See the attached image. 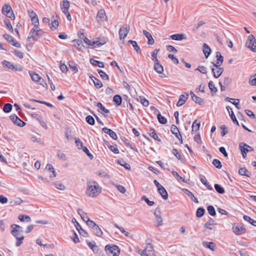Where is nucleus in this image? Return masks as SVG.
Instances as JSON below:
<instances>
[{
    "instance_id": "11",
    "label": "nucleus",
    "mask_w": 256,
    "mask_h": 256,
    "mask_svg": "<svg viewBox=\"0 0 256 256\" xmlns=\"http://www.w3.org/2000/svg\"><path fill=\"white\" fill-rule=\"evenodd\" d=\"M96 106L98 108L97 110L98 112L102 114L105 118H107V115L106 114H108L110 112L109 110L106 108L100 102H97L96 104Z\"/></svg>"
},
{
    "instance_id": "38",
    "label": "nucleus",
    "mask_w": 256,
    "mask_h": 256,
    "mask_svg": "<svg viewBox=\"0 0 256 256\" xmlns=\"http://www.w3.org/2000/svg\"><path fill=\"white\" fill-rule=\"evenodd\" d=\"M70 6V2L68 0H64L60 4L62 11L68 10Z\"/></svg>"
},
{
    "instance_id": "46",
    "label": "nucleus",
    "mask_w": 256,
    "mask_h": 256,
    "mask_svg": "<svg viewBox=\"0 0 256 256\" xmlns=\"http://www.w3.org/2000/svg\"><path fill=\"white\" fill-rule=\"evenodd\" d=\"M214 188L218 194H224L225 193L224 188L220 184H214Z\"/></svg>"
},
{
    "instance_id": "43",
    "label": "nucleus",
    "mask_w": 256,
    "mask_h": 256,
    "mask_svg": "<svg viewBox=\"0 0 256 256\" xmlns=\"http://www.w3.org/2000/svg\"><path fill=\"white\" fill-rule=\"evenodd\" d=\"M172 152L176 157L178 160H180L182 162H184V158L182 156L180 152H178L176 148H173Z\"/></svg>"
},
{
    "instance_id": "40",
    "label": "nucleus",
    "mask_w": 256,
    "mask_h": 256,
    "mask_svg": "<svg viewBox=\"0 0 256 256\" xmlns=\"http://www.w3.org/2000/svg\"><path fill=\"white\" fill-rule=\"evenodd\" d=\"M144 249L145 252H147L148 254H150V256H156L153 246L150 244H147V246Z\"/></svg>"
},
{
    "instance_id": "59",
    "label": "nucleus",
    "mask_w": 256,
    "mask_h": 256,
    "mask_svg": "<svg viewBox=\"0 0 256 256\" xmlns=\"http://www.w3.org/2000/svg\"><path fill=\"white\" fill-rule=\"evenodd\" d=\"M64 136L68 140H72L73 138V137L72 136V131L69 128H67L66 129Z\"/></svg>"
},
{
    "instance_id": "1",
    "label": "nucleus",
    "mask_w": 256,
    "mask_h": 256,
    "mask_svg": "<svg viewBox=\"0 0 256 256\" xmlns=\"http://www.w3.org/2000/svg\"><path fill=\"white\" fill-rule=\"evenodd\" d=\"M102 188L95 180L87 182L86 194L90 197H96L101 192Z\"/></svg>"
},
{
    "instance_id": "25",
    "label": "nucleus",
    "mask_w": 256,
    "mask_h": 256,
    "mask_svg": "<svg viewBox=\"0 0 256 256\" xmlns=\"http://www.w3.org/2000/svg\"><path fill=\"white\" fill-rule=\"evenodd\" d=\"M158 192L164 200H168V194L166 190L163 186L158 189Z\"/></svg>"
},
{
    "instance_id": "56",
    "label": "nucleus",
    "mask_w": 256,
    "mask_h": 256,
    "mask_svg": "<svg viewBox=\"0 0 256 256\" xmlns=\"http://www.w3.org/2000/svg\"><path fill=\"white\" fill-rule=\"evenodd\" d=\"M92 82L94 84V86L97 89H99V88H101L102 87V86H103L102 82L99 79L97 78H94V80H92Z\"/></svg>"
},
{
    "instance_id": "12",
    "label": "nucleus",
    "mask_w": 256,
    "mask_h": 256,
    "mask_svg": "<svg viewBox=\"0 0 256 256\" xmlns=\"http://www.w3.org/2000/svg\"><path fill=\"white\" fill-rule=\"evenodd\" d=\"M106 42V38L105 36H100L96 38L95 40L93 41V44L96 47L101 46Z\"/></svg>"
},
{
    "instance_id": "54",
    "label": "nucleus",
    "mask_w": 256,
    "mask_h": 256,
    "mask_svg": "<svg viewBox=\"0 0 256 256\" xmlns=\"http://www.w3.org/2000/svg\"><path fill=\"white\" fill-rule=\"evenodd\" d=\"M192 100L200 106L203 105L204 103V99L197 96H194V98L192 99Z\"/></svg>"
},
{
    "instance_id": "64",
    "label": "nucleus",
    "mask_w": 256,
    "mask_h": 256,
    "mask_svg": "<svg viewBox=\"0 0 256 256\" xmlns=\"http://www.w3.org/2000/svg\"><path fill=\"white\" fill-rule=\"evenodd\" d=\"M249 84L251 86H256V73L250 77L249 79Z\"/></svg>"
},
{
    "instance_id": "18",
    "label": "nucleus",
    "mask_w": 256,
    "mask_h": 256,
    "mask_svg": "<svg viewBox=\"0 0 256 256\" xmlns=\"http://www.w3.org/2000/svg\"><path fill=\"white\" fill-rule=\"evenodd\" d=\"M74 44V46L80 52H82L84 46L82 44V40L78 39H74L72 41Z\"/></svg>"
},
{
    "instance_id": "45",
    "label": "nucleus",
    "mask_w": 256,
    "mask_h": 256,
    "mask_svg": "<svg viewBox=\"0 0 256 256\" xmlns=\"http://www.w3.org/2000/svg\"><path fill=\"white\" fill-rule=\"evenodd\" d=\"M68 66L75 73L78 72V65L73 60L68 62Z\"/></svg>"
},
{
    "instance_id": "26",
    "label": "nucleus",
    "mask_w": 256,
    "mask_h": 256,
    "mask_svg": "<svg viewBox=\"0 0 256 256\" xmlns=\"http://www.w3.org/2000/svg\"><path fill=\"white\" fill-rule=\"evenodd\" d=\"M203 48V52L205 56V58H208V57L210 56L211 54L212 50L210 48L206 43L203 44L202 46Z\"/></svg>"
},
{
    "instance_id": "31",
    "label": "nucleus",
    "mask_w": 256,
    "mask_h": 256,
    "mask_svg": "<svg viewBox=\"0 0 256 256\" xmlns=\"http://www.w3.org/2000/svg\"><path fill=\"white\" fill-rule=\"evenodd\" d=\"M202 244L203 246L206 247L207 248L210 249L212 251H214L216 250V244L212 242H208L206 241H204L202 242Z\"/></svg>"
},
{
    "instance_id": "29",
    "label": "nucleus",
    "mask_w": 256,
    "mask_h": 256,
    "mask_svg": "<svg viewBox=\"0 0 256 256\" xmlns=\"http://www.w3.org/2000/svg\"><path fill=\"white\" fill-rule=\"evenodd\" d=\"M12 10V8L10 4H4L2 7V14L6 16L10 13Z\"/></svg>"
},
{
    "instance_id": "63",
    "label": "nucleus",
    "mask_w": 256,
    "mask_h": 256,
    "mask_svg": "<svg viewBox=\"0 0 256 256\" xmlns=\"http://www.w3.org/2000/svg\"><path fill=\"white\" fill-rule=\"evenodd\" d=\"M3 38L9 43L12 44L14 38L10 34H3Z\"/></svg>"
},
{
    "instance_id": "39",
    "label": "nucleus",
    "mask_w": 256,
    "mask_h": 256,
    "mask_svg": "<svg viewBox=\"0 0 256 256\" xmlns=\"http://www.w3.org/2000/svg\"><path fill=\"white\" fill-rule=\"evenodd\" d=\"M170 132L176 138H178L179 136H180V134H181L178 128L174 124L172 125Z\"/></svg>"
},
{
    "instance_id": "24",
    "label": "nucleus",
    "mask_w": 256,
    "mask_h": 256,
    "mask_svg": "<svg viewBox=\"0 0 256 256\" xmlns=\"http://www.w3.org/2000/svg\"><path fill=\"white\" fill-rule=\"evenodd\" d=\"M104 16L106 18L105 11L104 9H100L97 13L96 20L98 22L100 23L102 22H103Z\"/></svg>"
},
{
    "instance_id": "30",
    "label": "nucleus",
    "mask_w": 256,
    "mask_h": 256,
    "mask_svg": "<svg viewBox=\"0 0 256 256\" xmlns=\"http://www.w3.org/2000/svg\"><path fill=\"white\" fill-rule=\"evenodd\" d=\"M200 126V122L197 119H196L192 124V130L191 133L194 134L196 132L199 130Z\"/></svg>"
},
{
    "instance_id": "51",
    "label": "nucleus",
    "mask_w": 256,
    "mask_h": 256,
    "mask_svg": "<svg viewBox=\"0 0 256 256\" xmlns=\"http://www.w3.org/2000/svg\"><path fill=\"white\" fill-rule=\"evenodd\" d=\"M207 210L208 213L212 216H216V213L214 208L212 205H210L207 206Z\"/></svg>"
},
{
    "instance_id": "4",
    "label": "nucleus",
    "mask_w": 256,
    "mask_h": 256,
    "mask_svg": "<svg viewBox=\"0 0 256 256\" xmlns=\"http://www.w3.org/2000/svg\"><path fill=\"white\" fill-rule=\"evenodd\" d=\"M2 65L4 68L10 69L15 72H22L23 70L22 66H21L20 65H19L18 66V65H14V64H12L10 62L6 60H4L2 62Z\"/></svg>"
},
{
    "instance_id": "9",
    "label": "nucleus",
    "mask_w": 256,
    "mask_h": 256,
    "mask_svg": "<svg viewBox=\"0 0 256 256\" xmlns=\"http://www.w3.org/2000/svg\"><path fill=\"white\" fill-rule=\"evenodd\" d=\"M130 29V28L128 25H126V26H124L120 28L118 33L120 40L125 38L129 32Z\"/></svg>"
},
{
    "instance_id": "8",
    "label": "nucleus",
    "mask_w": 256,
    "mask_h": 256,
    "mask_svg": "<svg viewBox=\"0 0 256 256\" xmlns=\"http://www.w3.org/2000/svg\"><path fill=\"white\" fill-rule=\"evenodd\" d=\"M246 46L251 50L252 51V48L256 46V40L255 36L250 34L248 36V40L246 42Z\"/></svg>"
},
{
    "instance_id": "15",
    "label": "nucleus",
    "mask_w": 256,
    "mask_h": 256,
    "mask_svg": "<svg viewBox=\"0 0 256 256\" xmlns=\"http://www.w3.org/2000/svg\"><path fill=\"white\" fill-rule=\"evenodd\" d=\"M186 96L184 94H180V96L179 100L178 102L176 104V106L180 107L182 106L183 104H185L188 98V94L187 93H185Z\"/></svg>"
},
{
    "instance_id": "3",
    "label": "nucleus",
    "mask_w": 256,
    "mask_h": 256,
    "mask_svg": "<svg viewBox=\"0 0 256 256\" xmlns=\"http://www.w3.org/2000/svg\"><path fill=\"white\" fill-rule=\"evenodd\" d=\"M238 148L244 158L246 157L248 152L254 150V148L252 147L244 142H242L239 144Z\"/></svg>"
},
{
    "instance_id": "44",
    "label": "nucleus",
    "mask_w": 256,
    "mask_h": 256,
    "mask_svg": "<svg viewBox=\"0 0 256 256\" xmlns=\"http://www.w3.org/2000/svg\"><path fill=\"white\" fill-rule=\"evenodd\" d=\"M208 86L210 90L212 96H214L218 92L217 88L214 86V84L212 81L210 80L208 84Z\"/></svg>"
},
{
    "instance_id": "62",
    "label": "nucleus",
    "mask_w": 256,
    "mask_h": 256,
    "mask_svg": "<svg viewBox=\"0 0 256 256\" xmlns=\"http://www.w3.org/2000/svg\"><path fill=\"white\" fill-rule=\"evenodd\" d=\"M75 143L79 150H82L84 147L83 142L79 138H75Z\"/></svg>"
},
{
    "instance_id": "2",
    "label": "nucleus",
    "mask_w": 256,
    "mask_h": 256,
    "mask_svg": "<svg viewBox=\"0 0 256 256\" xmlns=\"http://www.w3.org/2000/svg\"><path fill=\"white\" fill-rule=\"evenodd\" d=\"M104 250L108 256H118L120 254V248L114 244H108L105 246Z\"/></svg>"
},
{
    "instance_id": "47",
    "label": "nucleus",
    "mask_w": 256,
    "mask_h": 256,
    "mask_svg": "<svg viewBox=\"0 0 256 256\" xmlns=\"http://www.w3.org/2000/svg\"><path fill=\"white\" fill-rule=\"evenodd\" d=\"M86 222L87 225L92 229L94 228L98 225L94 220H90L87 216H86Z\"/></svg>"
},
{
    "instance_id": "37",
    "label": "nucleus",
    "mask_w": 256,
    "mask_h": 256,
    "mask_svg": "<svg viewBox=\"0 0 256 256\" xmlns=\"http://www.w3.org/2000/svg\"><path fill=\"white\" fill-rule=\"evenodd\" d=\"M128 43L129 44H132V46H133L134 49L138 53V54H141L142 50L140 48V46H138L137 42L135 40H129L128 41Z\"/></svg>"
},
{
    "instance_id": "5",
    "label": "nucleus",
    "mask_w": 256,
    "mask_h": 256,
    "mask_svg": "<svg viewBox=\"0 0 256 256\" xmlns=\"http://www.w3.org/2000/svg\"><path fill=\"white\" fill-rule=\"evenodd\" d=\"M72 223H74V226L80 235H81L82 236L84 237L88 236V233L85 230H84L83 228H82L80 225L77 222V220H76V219L75 218H72Z\"/></svg>"
},
{
    "instance_id": "7",
    "label": "nucleus",
    "mask_w": 256,
    "mask_h": 256,
    "mask_svg": "<svg viewBox=\"0 0 256 256\" xmlns=\"http://www.w3.org/2000/svg\"><path fill=\"white\" fill-rule=\"evenodd\" d=\"M161 212L159 206L157 207L154 212V215L156 217V221L155 222V225L156 226L158 227L162 224V219L160 216Z\"/></svg>"
},
{
    "instance_id": "58",
    "label": "nucleus",
    "mask_w": 256,
    "mask_h": 256,
    "mask_svg": "<svg viewBox=\"0 0 256 256\" xmlns=\"http://www.w3.org/2000/svg\"><path fill=\"white\" fill-rule=\"evenodd\" d=\"M16 239V247L20 246L23 242V240L24 238V236H16L14 237Z\"/></svg>"
},
{
    "instance_id": "48",
    "label": "nucleus",
    "mask_w": 256,
    "mask_h": 256,
    "mask_svg": "<svg viewBox=\"0 0 256 256\" xmlns=\"http://www.w3.org/2000/svg\"><path fill=\"white\" fill-rule=\"evenodd\" d=\"M58 26L59 23L57 19H54L51 23L49 24L50 28L52 30H56L58 28Z\"/></svg>"
},
{
    "instance_id": "10",
    "label": "nucleus",
    "mask_w": 256,
    "mask_h": 256,
    "mask_svg": "<svg viewBox=\"0 0 256 256\" xmlns=\"http://www.w3.org/2000/svg\"><path fill=\"white\" fill-rule=\"evenodd\" d=\"M232 228L233 232L237 236L242 235L244 234L246 231V229L244 226H233Z\"/></svg>"
},
{
    "instance_id": "27",
    "label": "nucleus",
    "mask_w": 256,
    "mask_h": 256,
    "mask_svg": "<svg viewBox=\"0 0 256 256\" xmlns=\"http://www.w3.org/2000/svg\"><path fill=\"white\" fill-rule=\"evenodd\" d=\"M90 62L91 64L95 66H98L100 68H104V64L102 62H100L98 60H96L93 58L90 59Z\"/></svg>"
},
{
    "instance_id": "13",
    "label": "nucleus",
    "mask_w": 256,
    "mask_h": 256,
    "mask_svg": "<svg viewBox=\"0 0 256 256\" xmlns=\"http://www.w3.org/2000/svg\"><path fill=\"white\" fill-rule=\"evenodd\" d=\"M30 116L34 118L37 120H38V122H39L40 123V125L44 128L46 130L48 129V126H47L46 124L44 121V120L43 118L42 117V116H41L37 114H30Z\"/></svg>"
},
{
    "instance_id": "61",
    "label": "nucleus",
    "mask_w": 256,
    "mask_h": 256,
    "mask_svg": "<svg viewBox=\"0 0 256 256\" xmlns=\"http://www.w3.org/2000/svg\"><path fill=\"white\" fill-rule=\"evenodd\" d=\"M140 102L144 106L147 107L148 106L150 102L149 101L143 96H140Z\"/></svg>"
},
{
    "instance_id": "60",
    "label": "nucleus",
    "mask_w": 256,
    "mask_h": 256,
    "mask_svg": "<svg viewBox=\"0 0 256 256\" xmlns=\"http://www.w3.org/2000/svg\"><path fill=\"white\" fill-rule=\"evenodd\" d=\"M4 22L6 26V28L8 29L10 32L12 33L14 32V28L10 20H4Z\"/></svg>"
},
{
    "instance_id": "52",
    "label": "nucleus",
    "mask_w": 256,
    "mask_h": 256,
    "mask_svg": "<svg viewBox=\"0 0 256 256\" xmlns=\"http://www.w3.org/2000/svg\"><path fill=\"white\" fill-rule=\"evenodd\" d=\"M12 108V106L10 103H6L4 104L2 110L5 113L10 112Z\"/></svg>"
},
{
    "instance_id": "20",
    "label": "nucleus",
    "mask_w": 256,
    "mask_h": 256,
    "mask_svg": "<svg viewBox=\"0 0 256 256\" xmlns=\"http://www.w3.org/2000/svg\"><path fill=\"white\" fill-rule=\"evenodd\" d=\"M112 101L116 106H119L122 104V98L120 94H116L113 97Z\"/></svg>"
},
{
    "instance_id": "33",
    "label": "nucleus",
    "mask_w": 256,
    "mask_h": 256,
    "mask_svg": "<svg viewBox=\"0 0 256 256\" xmlns=\"http://www.w3.org/2000/svg\"><path fill=\"white\" fill-rule=\"evenodd\" d=\"M30 75L32 81L38 82L40 80L41 76H40L36 72L34 71H29Z\"/></svg>"
},
{
    "instance_id": "53",
    "label": "nucleus",
    "mask_w": 256,
    "mask_h": 256,
    "mask_svg": "<svg viewBox=\"0 0 256 256\" xmlns=\"http://www.w3.org/2000/svg\"><path fill=\"white\" fill-rule=\"evenodd\" d=\"M18 219L22 222H24V221H26V222H30L31 221L30 218L28 216L25 214L19 215Z\"/></svg>"
},
{
    "instance_id": "21",
    "label": "nucleus",
    "mask_w": 256,
    "mask_h": 256,
    "mask_svg": "<svg viewBox=\"0 0 256 256\" xmlns=\"http://www.w3.org/2000/svg\"><path fill=\"white\" fill-rule=\"evenodd\" d=\"M170 39L174 40H186V37L184 34L180 33L172 34L170 36Z\"/></svg>"
},
{
    "instance_id": "23",
    "label": "nucleus",
    "mask_w": 256,
    "mask_h": 256,
    "mask_svg": "<svg viewBox=\"0 0 256 256\" xmlns=\"http://www.w3.org/2000/svg\"><path fill=\"white\" fill-rule=\"evenodd\" d=\"M143 34L144 36L148 38V45H152L154 43V40L151 34L146 30H143Z\"/></svg>"
},
{
    "instance_id": "28",
    "label": "nucleus",
    "mask_w": 256,
    "mask_h": 256,
    "mask_svg": "<svg viewBox=\"0 0 256 256\" xmlns=\"http://www.w3.org/2000/svg\"><path fill=\"white\" fill-rule=\"evenodd\" d=\"M199 178L200 182L207 188L208 190H213L212 187L210 184L209 182L206 179L204 176L202 174H199Z\"/></svg>"
},
{
    "instance_id": "6",
    "label": "nucleus",
    "mask_w": 256,
    "mask_h": 256,
    "mask_svg": "<svg viewBox=\"0 0 256 256\" xmlns=\"http://www.w3.org/2000/svg\"><path fill=\"white\" fill-rule=\"evenodd\" d=\"M10 118L14 125L20 127H24L26 125V123L20 118L16 114L11 115Z\"/></svg>"
},
{
    "instance_id": "35",
    "label": "nucleus",
    "mask_w": 256,
    "mask_h": 256,
    "mask_svg": "<svg viewBox=\"0 0 256 256\" xmlns=\"http://www.w3.org/2000/svg\"><path fill=\"white\" fill-rule=\"evenodd\" d=\"M238 174L240 176H246L247 177H250L251 176V172H250L245 167L239 168Z\"/></svg>"
},
{
    "instance_id": "41",
    "label": "nucleus",
    "mask_w": 256,
    "mask_h": 256,
    "mask_svg": "<svg viewBox=\"0 0 256 256\" xmlns=\"http://www.w3.org/2000/svg\"><path fill=\"white\" fill-rule=\"evenodd\" d=\"M206 212V210L203 207H199L197 208L196 215L198 218L202 217Z\"/></svg>"
},
{
    "instance_id": "19",
    "label": "nucleus",
    "mask_w": 256,
    "mask_h": 256,
    "mask_svg": "<svg viewBox=\"0 0 256 256\" xmlns=\"http://www.w3.org/2000/svg\"><path fill=\"white\" fill-rule=\"evenodd\" d=\"M116 162L117 164L123 166L126 170L128 171L131 170V166L130 164L124 160L123 158L116 160Z\"/></svg>"
},
{
    "instance_id": "32",
    "label": "nucleus",
    "mask_w": 256,
    "mask_h": 256,
    "mask_svg": "<svg viewBox=\"0 0 256 256\" xmlns=\"http://www.w3.org/2000/svg\"><path fill=\"white\" fill-rule=\"evenodd\" d=\"M217 70L216 72L215 69L214 68H211L212 71L213 73V76L214 78H219L222 73L223 72L224 69L223 68H216Z\"/></svg>"
},
{
    "instance_id": "42",
    "label": "nucleus",
    "mask_w": 256,
    "mask_h": 256,
    "mask_svg": "<svg viewBox=\"0 0 256 256\" xmlns=\"http://www.w3.org/2000/svg\"><path fill=\"white\" fill-rule=\"evenodd\" d=\"M157 118L160 124H165L167 123V119L164 116H162L160 112L156 114Z\"/></svg>"
},
{
    "instance_id": "16",
    "label": "nucleus",
    "mask_w": 256,
    "mask_h": 256,
    "mask_svg": "<svg viewBox=\"0 0 256 256\" xmlns=\"http://www.w3.org/2000/svg\"><path fill=\"white\" fill-rule=\"evenodd\" d=\"M154 62V70L158 74H162L164 72V67L160 64V62L158 60H155Z\"/></svg>"
},
{
    "instance_id": "57",
    "label": "nucleus",
    "mask_w": 256,
    "mask_h": 256,
    "mask_svg": "<svg viewBox=\"0 0 256 256\" xmlns=\"http://www.w3.org/2000/svg\"><path fill=\"white\" fill-rule=\"evenodd\" d=\"M86 121L88 124L91 126H94L95 124V120L90 115H88L86 117Z\"/></svg>"
},
{
    "instance_id": "50",
    "label": "nucleus",
    "mask_w": 256,
    "mask_h": 256,
    "mask_svg": "<svg viewBox=\"0 0 256 256\" xmlns=\"http://www.w3.org/2000/svg\"><path fill=\"white\" fill-rule=\"evenodd\" d=\"M243 218L245 221L248 222L250 224L256 226V220L252 218L250 216L244 215L243 216Z\"/></svg>"
},
{
    "instance_id": "14",
    "label": "nucleus",
    "mask_w": 256,
    "mask_h": 256,
    "mask_svg": "<svg viewBox=\"0 0 256 256\" xmlns=\"http://www.w3.org/2000/svg\"><path fill=\"white\" fill-rule=\"evenodd\" d=\"M226 109L228 111L229 114H230V116L232 120L234 122V124L239 126H240L239 122H238V120H237V119L235 116V114H234L232 108H230V106H226Z\"/></svg>"
},
{
    "instance_id": "22",
    "label": "nucleus",
    "mask_w": 256,
    "mask_h": 256,
    "mask_svg": "<svg viewBox=\"0 0 256 256\" xmlns=\"http://www.w3.org/2000/svg\"><path fill=\"white\" fill-rule=\"evenodd\" d=\"M45 170L52 174H50V178L56 177V172L52 164H48L46 166Z\"/></svg>"
},
{
    "instance_id": "34",
    "label": "nucleus",
    "mask_w": 256,
    "mask_h": 256,
    "mask_svg": "<svg viewBox=\"0 0 256 256\" xmlns=\"http://www.w3.org/2000/svg\"><path fill=\"white\" fill-rule=\"evenodd\" d=\"M215 221L212 218L209 217L208 221L206 224H204V226L206 228L210 230H212L214 229V228L213 226L215 224Z\"/></svg>"
},
{
    "instance_id": "36",
    "label": "nucleus",
    "mask_w": 256,
    "mask_h": 256,
    "mask_svg": "<svg viewBox=\"0 0 256 256\" xmlns=\"http://www.w3.org/2000/svg\"><path fill=\"white\" fill-rule=\"evenodd\" d=\"M182 191L184 192V194L188 196L190 198L191 200H193L195 203H198V198H196L194 194L188 190L186 188H183Z\"/></svg>"
},
{
    "instance_id": "55",
    "label": "nucleus",
    "mask_w": 256,
    "mask_h": 256,
    "mask_svg": "<svg viewBox=\"0 0 256 256\" xmlns=\"http://www.w3.org/2000/svg\"><path fill=\"white\" fill-rule=\"evenodd\" d=\"M83 40L85 44L88 46V48H96V46L93 44V41H91L87 37H84V38H83Z\"/></svg>"
},
{
    "instance_id": "17",
    "label": "nucleus",
    "mask_w": 256,
    "mask_h": 256,
    "mask_svg": "<svg viewBox=\"0 0 256 256\" xmlns=\"http://www.w3.org/2000/svg\"><path fill=\"white\" fill-rule=\"evenodd\" d=\"M86 242L88 247L94 252L98 253L99 252L100 249L96 246L94 241L90 242L88 240H86Z\"/></svg>"
},
{
    "instance_id": "49",
    "label": "nucleus",
    "mask_w": 256,
    "mask_h": 256,
    "mask_svg": "<svg viewBox=\"0 0 256 256\" xmlns=\"http://www.w3.org/2000/svg\"><path fill=\"white\" fill-rule=\"evenodd\" d=\"M97 72L103 80H109V76L104 71L101 69H98Z\"/></svg>"
}]
</instances>
